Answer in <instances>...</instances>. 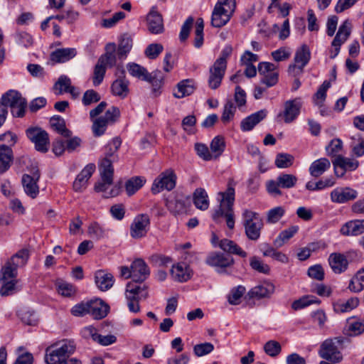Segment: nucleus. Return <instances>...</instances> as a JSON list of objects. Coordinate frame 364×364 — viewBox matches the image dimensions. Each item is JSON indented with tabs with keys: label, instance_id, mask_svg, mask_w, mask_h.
I'll return each mask as SVG.
<instances>
[{
	"label": "nucleus",
	"instance_id": "1",
	"mask_svg": "<svg viewBox=\"0 0 364 364\" xmlns=\"http://www.w3.org/2000/svg\"><path fill=\"white\" fill-rule=\"evenodd\" d=\"M235 185L236 183L233 179H229L226 191L218 193L221 196L220 206L213 215V219L215 221H218L220 217H225L227 226L231 230L233 229L235 226L233 204L235 201Z\"/></svg>",
	"mask_w": 364,
	"mask_h": 364
},
{
	"label": "nucleus",
	"instance_id": "2",
	"mask_svg": "<svg viewBox=\"0 0 364 364\" xmlns=\"http://www.w3.org/2000/svg\"><path fill=\"white\" fill-rule=\"evenodd\" d=\"M242 225L246 237L252 241H257L264 227V222L259 215L248 209L243 210Z\"/></svg>",
	"mask_w": 364,
	"mask_h": 364
},
{
	"label": "nucleus",
	"instance_id": "3",
	"mask_svg": "<svg viewBox=\"0 0 364 364\" xmlns=\"http://www.w3.org/2000/svg\"><path fill=\"white\" fill-rule=\"evenodd\" d=\"M125 297L129 311L138 313L141 309L139 301L149 297L148 286L138 284L136 282H129L126 286Z\"/></svg>",
	"mask_w": 364,
	"mask_h": 364
},
{
	"label": "nucleus",
	"instance_id": "4",
	"mask_svg": "<svg viewBox=\"0 0 364 364\" xmlns=\"http://www.w3.org/2000/svg\"><path fill=\"white\" fill-rule=\"evenodd\" d=\"M75 346L73 341H65L55 349L48 348L45 356L47 364H63L66 359L75 352Z\"/></svg>",
	"mask_w": 364,
	"mask_h": 364
},
{
	"label": "nucleus",
	"instance_id": "5",
	"mask_svg": "<svg viewBox=\"0 0 364 364\" xmlns=\"http://www.w3.org/2000/svg\"><path fill=\"white\" fill-rule=\"evenodd\" d=\"M1 100L6 107L11 108L14 117H21L24 115L27 103L18 92L10 90L2 95Z\"/></svg>",
	"mask_w": 364,
	"mask_h": 364
},
{
	"label": "nucleus",
	"instance_id": "6",
	"mask_svg": "<svg viewBox=\"0 0 364 364\" xmlns=\"http://www.w3.org/2000/svg\"><path fill=\"white\" fill-rule=\"evenodd\" d=\"M29 254L27 250H21L14 255L1 267V273L4 278L17 277L18 268L26 265L28 259Z\"/></svg>",
	"mask_w": 364,
	"mask_h": 364
},
{
	"label": "nucleus",
	"instance_id": "7",
	"mask_svg": "<svg viewBox=\"0 0 364 364\" xmlns=\"http://www.w3.org/2000/svg\"><path fill=\"white\" fill-rule=\"evenodd\" d=\"M120 117V110L118 107L112 106L109 108L105 115L99 117L92 121V129L95 136H102L106 131L109 124L115 123Z\"/></svg>",
	"mask_w": 364,
	"mask_h": 364
},
{
	"label": "nucleus",
	"instance_id": "8",
	"mask_svg": "<svg viewBox=\"0 0 364 364\" xmlns=\"http://www.w3.org/2000/svg\"><path fill=\"white\" fill-rule=\"evenodd\" d=\"M176 176L171 169L162 172L154 181L151 192L154 194L164 190L171 191L176 186Z\"/></svg>",
	"mask_w": 364,
	"mask_h": 364
},
{
	"label": "nucleus",
	"instance_id": "9",
	"mask_svg": "<svg viewBox=\"0 0 364 364\" xmlns=\"http://www.w3.org/2000/svg\"><path fill=\"white\" fill-rule=\"evenodd\" d=\"M354 255H357L355 251H348L346 254L340 252L331 253L328 257V264L333 272L338 274L345 272L348 267V259Z\"/></svg>",
	"mask_w": 364,
	"mask_h": 364
},
{
	"label": "nucleus",
	"instance_id": "10",
	"mask_svg": "<svg viewBox=\"0 0 364 364\" xmlns=\"http://www.w3.org/2000/svg\"><path fill=\"white\" fill-rule=\"evenodd\" d=\"M302 101L300 97L287 100L284 105V111L277 115V119H282L285 123H291L294 121L300 113Z\"/></svg>",
	"mask_w": 364,
	"mask_h": 364
},
{
	"label": "nucleus",
	"instance_id": "11",
	"mask_svg": "<svg viewBox=\"0 0 364 364\" xmlns=\"http://www.w3.org/2000/svg\"><path fill=\"white\" fill-rule=\"evenodd\" d=\"M40 178V173L36 166L32 167L29 173H25L22 176V185L25 193L32 198H36L39 193V187L37 184Z\"/></svg>",
	"mask_w": 364,
	"mask_h": 364
},
{
	"label": "nucleus",
	"instance_id": "12",
	"mask_svg": "<svg viewBox=\"0 0 364 364\" xmlns=\"http://www.w3.org/2000/svg\"><path fill=\"white\" fill-rule=\"evenodd\" d=\"M311 58V52L309 47L304 44L297 49L294 56V65H290L288 72L294 76L303 72L304 68L309 63Z\"/></svg>",
	"mask_w": 364,
	"mask_h": 364
},
{
	"label": "nucleus",
	"instance_id": "13",
	"mask_svg": "<svg viewBox=\"0 0 364 364\" xmlns=\"http://www.w3.org/2000/svg\"><path fill=\"white\" fill-rule=\"evenodd\" d=\"M28 138L35 144L37 151L45 153L48 150L49 139L48 133L38 127L26 130Z\"/></svg>",
	"mask_w": 364,
	"mask_h": 364
},
{
	"label": "nucleus",
	"instance_id": "14",
	"mask_svg": "<svg viewBox=\"0 0 364 364\" xmlns=\"http://www.w3.org/2000/svg\"><path fill=\"white\" fill-rule=\"evenodd\" d=\"M277 66L269 62H262L258 65V72L262 75L261 82L267 87H272L278 82L279 74L276 71Z\"/></svg>",
	"mask_w": 364,
	"mask_h": 364
},
{
	"label": "nucleus",
	"instance_id": "15",
	"mask_svg": "<svg viewBox=\"0 0 364 364\" xmlns=\"http://www.w3.org/2000/svg\"><path fill=\"white\" fill-rule=\"evenodd\" d=\"M340 341L336 339V341L333 340H326L321 346L319 350V355L326 360H331L335 363H338L342 360V355L338 350L337 343H339Z\"/></svg>",
	"mask_w": 364,
	"mask_h": 364
},
{
	"label": "nucleus",
	"instance_id": "16",
	"mask_svg": "<svg viewBox=\"0 0 364 364\" xmlns=\"http://www.w3.org/2000/svg\"><path fill=\"white\" fill-rule=\"evenodd\" d=\"M150 225V218L146 214H140L136 216L130 227V235L134 239L144 237Z\"/></svg>",
	"mask_w": 364,
	"mask_h": 364
},
{
	"label": "nucleus",
	"instance_id": "17",
	"mask_svg": "<svg viewBox=\"0 0 364 364\" xmlns=\"http://www.w3.org/2000/svg\"><path fill=\"white\" fill-rule=\"evenodd\" d=\"M129 82L125 77L124 69H118L117 78L112 82L111 90L114 96L122 99L127 97L129 93Z\"/></svg>",
	"mask_w": 364,
	"mask_h": 364
},
{
	"label": "nucleus",
	"instance_id": "18",
	"mask_svg": "<svg viewBox=\"0 0 364 364\" xmlns=\"http://www.w3.org/2000/svg\"><path fill=\"white\" fill-rule=\"evenodd\" d=\"M351 32V24L346 20L339 27L338 31L332 41L331 46L334 47V53L331 51V58H334L337 56L340 51L341 46L346 42L349 37Z\"/></svg>",
	"mask_w": 364,
	"mask_h": 364
},
{
	"label": "nucleus",
	"instance_id": "19",
	"mask_svg": "<svg viewBox=\"0 0 364 364\" xmlns=\"http://www.w3.org/2000/svg\"><path fill=\"white\" fill-rule=\"evenodd\" d=\"M131 269L132 270L133 279L130 282H136L138 284L143 285V282L150 274V270L147 264L143 259H137L132 262Z\"/></svg>",
	"mask_w": 364,
	"mask_h": 364
},
{
	"label": "nucleus",
	"instance_id": "20",
	"mask_svg": "<svg viewBox=\"0 0 364 364\" xmlns=\"http://www.w3.org/2000/svg\"><path fill=\"white\" fill-rule=\"evenodd\" d=\"M205 263L211 267L223 269L230 267L234 263L233 258L228 255L221 252H213L210 253L206 259Z\"/></svg>",
	"mask_w": 364,
	"mask_h": 364
},
{
	"label": "nucleus",
	"instance_id": "21",
	"mask_svg": "<svg viewBox=\"0 0 364 364\" xmlns=\"http://www.w3.org/2000/svg\"><path fill=\"white\" fill-rule=\"evenodd\" d=\"M335 174L338 177H342L346 171H353L358 166V162L356 160L345 158L338 155L334 161H333Z\"/></svg>",
	"mask_w": 364,
	"mask_h": 364
},
{
	"label": "nucleus",
	"instance_id": "22",
	"mask_svg": "<svg viewBox=\"0 0 364 364\" xmlns=\"http://www.w3.org/2000/svg\"><path fill=\"white\" fill-rule=\"evenodd\" d=\"M358 197V192L349 187L336 188L331 193L332 202L345 203Z\"/></svg>",
	"mask_w": 364,
	"mask_h": 364
},
{
	"label": "nucleus",
	"instance_id": "23",
	"mask_svg": "<svg viewBox=\"0 0 364 364\" xmlns=\"http://www.w3.org/2000/svg\"><path fill=\"white\" fill-rule=\"evenodd\" d=\"M122 141L119 137H115L105 146V158L101 161L100 168H104V162L107 161L110 164V169L114 171L112 163L117 160V152L120 147Z\"/></svg>",
	"mask_w": 364,
	"mask_h": 364
},
{
	"label": "nucleus",
	"instance_id": "24",
	"mask_svg": "<svg viewBox=\"0 0 364 364\" xmlns=\"http://www.w3.org/2000/svg\"><path fill=\"white\" fill-rule=\"evenodd\" d=\"M148 30L154 34L164 32V21L162 16L153 7L146 16Z\"/></svg>",
	"mask_w": 364,
	"mask_h": 364
},
{
	"label": "nucleus",
	"instance_id": "25",
	"mask_svg": "<svg viewBox=\"0 0 364 364\" xmlns=\"http://www.w3.org/2000/svg\"><path fill=\"white\" fill-rule=\"evenodd\" d=\"M109 163L105 161L104 162V168H100L102 182L95 184V190L97 192H103L104 194L107 192V189L113 181L114 171L110 169Z\"/></svg>",
	"mask_w": 364,
	"mask_h": 364
},
{
	"label": "nucleus",
	"instance_id": "26",
	"mask_svg": "<svg viewBox=\"0 0 364 364\" xmlns=\"http://www.w3.org/2000/svg\"><path fill=\"white\" fill-rule=\"evenodd\" d=\"M95 171V165L94 164H87L77 176L73 183L74 190L77 192L82 191L87 187L88 180Z\"/></svg>",
	"mask_w": 364,
	"mask_h": 364
},
{
	"label": "nucleus",
	"instance_id": "27",
	"mask_svg": "<svg viewBox=\"0 0 364 364\" xmlns=\"http://www.w3.org/2000/svg\"><path fill=\"white\" fill-rule=\"evenodd\" d=\"M274 291V286L269 282H264L252 288L247 295L252 299L269 298Z\"/></svg>",
	"mask_w": 364,
	"mask_h": 364
},
{
	"label": "nucleus",
	"instance_id": "28",
	"mask_svg": "<svg viewBox=\"0 0 364 364\" xmlns=\"http://www.w3.org/2000/svg\"><path fill=\"white\" fill-rule=\"evenodd\" d=\"M0 282L1 287L0 288V295L1 296H8L18 292L20 289L18 287V280L16 277H2L1 269L0 270Z\"/></svg>",
	"mask_w": 364,
	"mask_h": 364
},
{
	"label": "nucleus",
	"instance_id": "29",
	"mask_svg": "<svg viewBox=\"0 0 364 364\" xmlns=\"http://www.w3.org/2000/svg\"><path fill=\"white\" fill-rule=\"evenodd\" d=\"M267 112L261 109L243 119L240 123L241 129L243 132L252 130L257 124L267 117Z\"/></svg>",
	"mask_w": 364,
	"mask_h": 364
},
{
	"label": "nucleus",
	"instance_id": "30",
	"mask_svg": "<svg viewBox=\"0 0 364 364\" xmlns=\"http://www.w3.org/2000/svg\"><path fill=\"white\" fill-rule=\"evenodd\" d=\"M76 54L77 51L75 48H59L50 53V60L53 63H62L73 58Z\"/></svg>",
	"mask_w": 364,
	"mask_h": 364
},
{
	"label": "nucleus",
	"instance_id": "31",
	"mask_svg": "<svg viewBox=\"0 0 364 364\" xmlns=\"http://www.w3.org/2000/svg\"><path fill=\"white\" fill-rule=\"evenodd\" d=\"M109 306L100 299L90 301V314L95 319L105 318L109 311Z\"/></svg>",
	"mask_w": 364,
	"mask_h": 364
},
{
	"label": "nucleus",
	"instance_id": "32",
	"mask_svg": "<svg viewBox=\"0 0 364 364\" xmlns=\"http://www.w3.org/2000/svg\"><path fill=\"white\" fill-rule=\"evenodd\" d=\"M117 48L114 43H108L105 46V53L102 55L98 60L107 68H112L117 63Z\"/></svg>",
	"mask_w": 364,
	"mask_h": 364
},
{
	"label": "nucleus",
	"instance_id": "33",
	"mask_svg": "<svg viewBox=\"0 0 364 364\" xmlns=\"http://www.w3.org/2000/svg\"><path fill=\"white\" fill-rule=\"evenodd\" d=\"M340 232L343 235H358L364 232V220H355L345 223Z\"/></svg>",
	"mask_w": 364,
	"mask_h": 364
},
{
	"label": "nucleus",
	"instance_id": "34",
	"mask_svg": "<svg viewBox=\"0 0 364 364\" xmlns=\"http://www.w3.org/2000/svg\"><path fill=\"white\" fill-rule=\"evenodd\" d=\"M225 68L217 65L214 63L213 65L210 68V76L208 79V85L213 89H217L221 84V81L224 77Z\"/></svg>",
	"mask_w": 364,
	"mask_h": 364
},
{
	"label": "nucleus",
	"instance_id": "35",
	"mask_svg": "<svg viewBox=\"0 0 364 364\" xmlns=\"http://www.w3.org/2000/svg\"><path fill=\"white\" fill-rule=\"evenodd\" d=\"M171 274L173 280L184 282L191 278V272L185 263H178L173 265L171 269Z\"/></svg>",
	"mask_w": 364,
	"mask_h": 364
},
{
	"label": "nucleus",
	"instance_id": "36",
	"mask_svg": "<svg viewBox=\"0 0 364 364\" xmlns=\"http://www.w3.org/2000/svg\"><path fill=\"white\" fill-rule=\"evenodd\" d=\"M95 279L97 287L102 291H107L110 289L114 282L112 274L106 273L103 270L96 272Z\"/></svg>",
	"mask_w": 364,
	"mask_h": 364
},
{
	"label": "nucleus",
	"instance_id": "37",
	"mask_svg": "<svg viewBox=\"0 0 364 364\" xmlns=\"http://www.w3.org/2000/svg\"><path fill=\"white\" fill-rule=\"evenodd\" d=\"M331 167V162L326 158H321L314 161L309 166V173L314 178L321 176Z\"/></svg>",
	"mask_w": 364,
	"mask_h": 364
},
{
	"label": "nucleus",
	"instance_id": "38",
	"mask_svg": "<svg viewBox=\"0 0 364 364\" xmlns=\"http://www.w3.org/2000/svg\"><path fill=\"white\" fill-rule=\"evenodd\" d=\"M196 89L194 82L192 80H183L177 85V89L173 95L176 98H183L191 95Z\"/></svg>",
	"mask_w": 364,
	"mask_h": 364
},
{
	"label": "nucleus",
	"instance_id": "39",
	"mask_svg": "<svg viewBox=\"0 0 364 364\" xmlns=\"http://www.w3.org/2000/svg\"><path fill=\"white\" fill-rule=\"evenodd\" d=\"M12 159L11 149L4 144L0 145V173H4L9 168Z\"/></svg>",
	"mask_w": 364,
	"mask_h": 364
},
{
	"label": "nucleus",
	"instance_id": "40",
	"mask_svg": "<svg viewBox=\"0 0 364 364\" xmlns=\"http://www.w3.org/2000/svg\"><path fill=\"white\" fill-rule=\"evenodd\" d=\"M218 246L225 252L239 255L241 257H246L247 255V252L242 250L234 241L228 239L221 240Z\"/></svg>",
	"mask_w": 364,
	"mask_h": 364
},
{
	"label": "nucleus",
	"instance_id": "41",
	"mask_svg": "<svg viewBox=\"0 0 364 364\" xmlns=\"http://www.w3.org/2000/svg\"><path fill=\"white\" fill-rule=\"evenodd\" d=\"M193 203L200 210H205L208 208V194L204 188H199L195 190L193 193Z\"/></svg>",
	"mask_w": 364,
	"mask_h": 364
},
{
	"label": "nucleus",
	"instance_id": "42",
	"mask_svg": "<svg viewBox=\"0 0 364 364\" xmlns=\"http://www.w3.org/2000/svg\"><path fill=\"white\" fill-rule=\"evenodd\" d=\"M85 331L89 332L93 341H97L102 346H108L112 344L117 340L116 337L113 335L102 336L97 333L95 328L92 326L86 328Z\"/></svg>",
	"mask_w": 364,
	"mask_h": 364
},
{
	"label": "nucleus",
	"instance_id": "43",
	"mask_svg": "<svg viewBox=\"0 0 364 364\" xmlns=\"http://www.w3.org/2000/svg\"><path fill=\"white\" fill-rule=\"evenodd\" d=\"M230 16L220 11L218 7H214L211 16V25L215 28L224 26L230 20Z\"/></svg>",
	"mask_w": 364,
	"mask_h": 364
},
{
	"label": "nucleus",
	"instance_id": "44",
	"mask_svg": "<svg viewBox=\"0 0 364 364\" xmlns=\"http://www.w3.org/2000/svg\"><path fill=\"white\" fill-rule=\"evenodd\" d=\"M51 127L65 137H70L71 132L65 127V121L59 116L53 117L50 119Z\"/></svg>",
	"mask_w": 364,
	"mask_h": 364
},
{
	"label": "nucleus",
	"instance_id": "45",
	"mask_svg": "<svg viewBox=\"0 0 364 364\" xmlns=\"http://www.w3.org/2000/svg\"><path fill=\"white\" fill-rule=\"evenodd\" d=\"M145 179L143 177L135 176L131 178L125 183V190L128 196L134 195L144 184Z\"/></svg>",
	"mask_w": 364,
	"mask_h": 364
},
{
	"label": "nucleus",
	"instance_id": "46",
	"mask_svg": "<svg viewBox=\"0 0 364 364\" xmlns=\"http://www.w3.org/2000/svg\"><path fill=\"white\" fill-rule=\"evenodd\" d=\"M348 288L350 291L358 292L364 288V269L359 270L350 281Z\"/></svg>",
	"mask_w": 364,
	"mask_h": 364
},
{
	"label": "nucleus",
	"instance_id": "47",
	"mask_svg": "<svg viewBox=\"0 0 364 364\" xmlns=\"http://www.w3.org/2000/svg\"><path fill=\"white\" fill-rule=\"evenodd\" d=\"M225 143L224 139L221 136H215L210 143V151L213 159L218 158L224 151Z\"/></svg>",
	"mask_w": 364,
	"mask_h": 364
},
{
	"label": "nucleus",
	"instance_id": "48",
	"mask_svg": "<svg viewBox=\"0 0 364 364\" xmlns=\"http://www.w3.org/2000/svg\"><path fill=\"white\" fill-rule=\"evenodd\" d=\"M127 68L132 76L143 80H145L146 75H149V73L145 68L135 63H128Z\"/></svg>",
	"mask_w": 364,
	"mask_h": 364
},
{
	"label": "nucleus",
	"instance_id": "49",
	"mask_svg": "<svg viewBox=\"0 0 364 364\" xmlns=\"http://www.w3.org/2000/svg\"><path fill=\"white\" fill-rule=\"evenodd\" d=\"M320 301L312 295L304 296L299 299L294 301L291 304V308L294 310H299L305 308L312 304H318Z\"/></svg>",
	"mask_w": 364,
	"mask_h": 364
},
{
	"label": "nucleus",
	"instance_id": "50",
	"mask_svg": "<svg viewBox=\"0 0 364 364\" xmlns=\"http://www.w3.org/2000/svg\"><path fill=\"white\" fill-rule=\"evenodd\" d=\"M215 7H218L220 11L231 17L235 12L236 2L235 0H218Z\"/></svg>",
	"mask_w": 364,
	"mask_h": 364
},
{
	"label": "nucleus",
	"instance_id": "51",
	"mask_svg": "<svg viewBox=\"0 0 364 364\" xmlns=\"http://www.w3.org/2000/svg\"><path fill=\"white\" fill-rule=\"evenodd\" d=\"M262 254L264 257H270L282 263L285 264L289 262V258L285 254L277 251L274 248L269 245H267V247L263 250Z\"/></svg>",
	"mask_w": 364,
	"mask_h": 364
},
{
	"label": "nucleus",
	"instance_id": "52",
	"mask_svg": "<svg viewBox=\"0 0 364 364\" xmlns=\"http://www.w3.org/2000/svg\"><path fill=\"white\" fill-rule=\"evenodd\" d=\"M132 46V39L124 36L122 38L118 48L117 49V53L119 59H124L126 58L127 53L129 52Z\"/></svg>",
	"mask_w": 364,
	"mask_h": 364
},
{
	"label": "nucleus",
	"instance_id": "53",
	"mask_svg": "<svg viewBox=\"0 0 364 364\" xmlns=\"http://www.w3.org/2000/svg\"><path fill=\"white\" fill-rule=\"evenodd\" d=\"M88 235L93 239L101 240L106 237V230L97 223H91L87 230Z\"/></svg>",
	"mask_w": 364,
	"mask_h": 364
},
{
	"label": "nucleus",
	"instance_id": "54",
	"mask_svg": "<svg viewBox=\"0 0 364 364\" xmlns=\"http://www.w3.org/2000/svg\"><path fill=\"white\" fill-rule=\"evenodd\" d=\"M277 179L282 188H291L296 185L298 181L296 176L288 173L280 174L277 177Z\"/></svg>",
	"mask_w": 364,
	"mask_h": 364
},
{
	"label": "nucleus",
	"instance_id": "55",
	"mask_svg": "<svg viewBox=\"0 0 364 364\" xmlns=\"http://www.w3.org/2000/svg\"><path fill=\"white\" fill-rule=\"evenodd\" d=\"M106 70L107 67L104 65L103 63H100V62L97 60V63L94 68L92 77V82L95 86H97L101 84L104 79Z\"/></svg>",
	"mask_w": 364,
	"mask_h": 364
},
{
	"label": "nucleus",
	"instance_id": "56",
	"mask_svg": "<svg viewBox=\"0 0 364 364\" xmlns=\"http://www.w3.org/2000/svg\"><path fill=\"white\" fill-rule=\"evenodd\" d=\"M330 87L331 83L327 80H325L319 87L314 97V100L316 105L322 107L323 102L326 97V92Z\"/></svg>",
	"mask_w": 364,
	"mask_h": 364
},
{
	"label": "nucleus",
	"instance_id": "57",
	"mask_svg": "<svg viewBox=\"0 0 364 364\" xmlns=\"http://www.w3.org/2000/svg\"><path fill=\"white\" fill-rule=\"evenodd\" d=\"M236 107L234 105L233 102L231 100H228L224 106L221 116L222 122L225 124L228 123L233 119Z\"/></svg>",
	"mask_w": 364,
	"mask_h": 364
},
{
	"label": "nucleus",
	"instance_id": "58",
	"mask_svg": "<svg viewBox=\"0 0 364 364\" xmlns=\"http://www.w3.org/2000/svg\"><path fill=\"white\" fill-rule=\"evenodd\" d=\"M294 156L289 154L281 153L277 155L275 165L279 168L290 167L294 162Z\"/></svg>",
	"mask_w": 364,
	"mask_h": 364
},
{
	"label": "nucleus",
	"instance_id": "59",
	"mask_svg": "<svg viewBox=\"0 0 364 364\" xmlns=\"http://www.w3.org/2000/svg\"><path fill=\"white\" fill-rule=\"evenodd\" d=\"M58 292L66 297H70L73 296L76 291L75 287L66 282L64 281H58L57 284Z\"/></svg>",
	"mask_w": 364,
	"mask_h": 364
},
{
	"label": "nucleus",
	"instance_id": "60",
	"mask_svg": "<svg viewBox=\"0 0 364 364\" xmlns=\"http://www.w3.org/2000/svg\"><path fill=\"white\" fill-rule=\"evenodd\" d=\"M168 210L174 214H179L186 210L185 201L181 198H175L167 201Z\"/></svg>",
	"mask_w": 364,
	"mask_h": 364
},
{
	"label": "nucleus",
	"instance_id": "61",
	"mask_svg": "<svg viewBox=\"0 0 364 364\" xmlns=\"http://www.w3.org/2000/svg\"><path fill=\"white\" fill-rule=\"evenodd\" d=\"M250 265L254 270L268 274L270 272V267L268 264H264L259 258L257 257H252L250 259Z\"/></svg>",
	"mask_w": 364,
	"mask_h": 364
},
{
	"label": "nucleus",
	"instance_id": "62",
	"mask_svg": "<svg viewBox=\"0 0 364 364\" xmlns=\"http://www.w3.org/2000/svg\"><path fill=\"white\" fill-rule=\"evenodd\" d=\"M145 81L151 83L153 87V91L156 92L161 87L163 82V77L161 75V72L156 70L152 73H149V75H146Z\"/></svg>",
	"mask_w": 364,
	"mask_h": 364
},
{
	"label": "nucleus",
	"instance_id": "63",
	"mask_svg": "<svg viewBox=\"0 0 364 364\" xmlns=\"http://www.w3.org/2000/svg\"><path fill=\"white\" fill-rule=\"evenodd\" d=\"M343 142L339 139H333L329 144L326 147L327 155L329 156H338V154L341 151Z\"/></svg>",
	"mask_w": 364,
	"mask_h": 364
},
{
	"label": "nucleus",
	"instance_id": "64",
	"mask_svg": "<svg viewBox=\"0 0 364 364\" xmlns=\"http://www.w3.org/2000/svg\"><path fill=\"white\" fill-rule=\"evenodd\" d=\"M284 214V209L278 206L270 209L267 213V222L269 223H275L278 222Z\"/></svg>",
	"mask_w": 364,
	"mask_h": 364
}]
</instances>
